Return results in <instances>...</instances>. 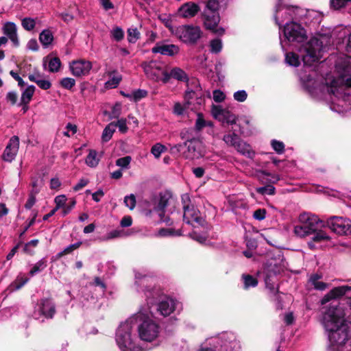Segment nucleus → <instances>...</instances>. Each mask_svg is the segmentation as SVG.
Masks as SVG:
<instances>
[{
	"instance_id": "e2e57ef3",
	"label": "nucleus",
	"mask_w": 351,
	"mask_h": 351,
	"mask_svg": "<svg viewBox=\"0 0 351 351\" xmlns=\"http://www.w3.org/2000/svg\"><path fill=\"white\" fill-rule=\"evenodd\" d=\"M66 131L63 132L64 136L70 137L71 135L77 132V126L72 123H69L66 126Z\"/></svg>"
},
{
	"instance_id": "864d4df0",
	"label": "nucleus",
	"mask_w": 351,
	"mask_h": 351,
	"mask_svg": "<svg viewBox=\"0 0 351 351\" xmlns=\"http://www.w3.org/2000/svg\"><path fill=\"white\" fill-rule=\"evenodd\" d=\"M330 239V237L324 231L319 230L318 232H315L313 237V240L315 242H319L322 241H328Z\"/></svg>"
},
{
	"instance_id": "e433bc0d",
	"label": "nucleus",
	"mask_w": 351,
	"mask_h": 351,
	"mask_svg": "<svg viewBox=\"0 0 351 351\" xmlns=\"http://www.w3.org/2000/svg\"><path fill=\"white\" fill-rule=\"evenodd\" d=\"M286 62L293 66H298L300 64L299 56L293 52H289L285 56Z\"/></svg>"
},
{
	"instance_id": "6e6552de",
	"label": "nucleus",
	"mask_w": 351,
	"mask_h": 351,
	"mask_svg": "<svg viewBox=\"0 0 351 351\" xmlns=\"http://www.w3.org/2000/svg\"><path fill=\"white\" fill-rule=\"evenodd\" d=\"M172 32L178 39L186 44L196 43L202 34L200 27L193 25H180Z\"/></svg>"
},
{
	"instance_id": "39448f33",
	"label": "nucleus",
	"mask_w": 351,
	"mask_h": 351,
	"mask_svg": "<svg viewBox=\"0 0 351 351\" xmlns=\"http://www.w3.org/2000/svg\"><path fill=\"white\" fill-rule=\"evenodd\" d=\"M330 36L319 35L318 37L311 38L302 45L298 51L304 64L311 65L319 61L325 48L330 44Z\"/></svg>"
},
{
	"instance_id": "f257e3e1",
	"label": "nucleus",
	"mask_w": 351,
	"mask_h": 351,
	"mask_svg": "<svg viewBox=\"0 0 351 351\" xmlns=\"http://www.w3.org/2000/svg\"><path fill=\"white\" fill-rule=\"evenodd\" d=\"M134 287L136 291L143 293L147 303V307L141 306L139 311L134 314L136 317V331L139 340L145 343L156 341L160 334L159 324L149 317L154 315L152 306L161 294L160 289L149 283V278L138 271H134Z\"/></svg>"
},
{
	"instance_id": "4d7b16f0",
	"label": "nucleus",
	"mask_w": 351,
	"mask_h": 351,
	"mask_svg": "<svg viewBox=\"0 0 351 351\" xmlns=\"http://www.w3.org/2000/svg\"><path fill=\"white\" fill-rule=\"evenodd\" d=\"M130 156H125L123 158H120L117 160L116 165L122 168H128L130 162H131Z\"/></svg>"
},
{
	"instance_id": "6e6d98bb",
	"label": "nucleus",
	"mask_w": 351,
	"mask_h": 351,
	"mask_svg": "<svg viewBox=\"0 0 351 351\" xmlns=\"http://www.w3.org/2000/svg\"><path fill=\"white\" fill-rule=\"evenodd\" d=\"M125 205L128 207L130 210L134 208L136 206V198L132 194L125 196L124 198Z\"/></svg>"
},
{
	"instance_id": "a18cd8bd",
	"label": "nucleus",
	"mask_w": 351,
	"mask_h": 351,
	"mask_svg": "<svg viewBox=\"0 0 351 351\" xmlns=\"http://www.w3.org/2000/svg\"><path fill=\"white\" fill-rule=\"evenodd\" d=\"M167 148L165 145L160 143H156L152 146L151 149L152 154L155 156V158H158L161 154L164 152Z\"/></svg>"
},
{
	"instance_id": "338daca9",
	"label": "nucleus",
	"mask_w": 351,
	"mask_h": 351,
	"mask_svg": "<svg viewBox=\"0 0 351 351\" xmlns=\"http://www.w3.org/2000/svg\"><path fill=\"white\" fill-rule=\"evenodd\" d=\"M147 95V92L145 90L138 89L133 92L132 97L135 101H138Z\"/></svg>"
},
{
	"instance_id": "09e8293b",
	"label": "nucleus",
	"mask_w": 351,
	"mask_h": 351,
	"mask_svg": "<svg viewBox=\"0 0 351 351\" xmlns=\"http://www.w3.org/2000/svg\"><path fill=\"white\" fill-rule=\"evenodd\" d=\"M139 35L136 28H130L128 30V40L130 43H134L139 38Z\"/></svg>"
},
{
	"instance_id": "13d9d810",
	"label": "nucleus",
	"mask_w": 351,
	"mask_h": 351,
	"mask_svg": "<svg viewBox=\"0 0 351 351\" xmlns=\"http://www.w3.org/2000/svg\"><path fill=\"white\" fill-rule=\"evenodd\" d=\"M256 191L262 195L264 194H268V195H273L275 192V188L272 185H267L266 186H263L258 188L256 189Z\"/></svg>"
},
{
	"instance_id": "bf43d9fd",
	"label": "nucleus",
	"mask_w": 351,
	"mask_h": 351,
	"mask_svg": "<svg viewBox=\"0 0 351 351\" xmlns=\"http://www.w3.org/2000/svg\"><path fill=\"white\" fill-rule=\"evenodd\" d=\"M116 127L119 128V130L125 134L128 132V128L127 127V121L125 119H121L115 122Z\"/></svg>"
},
{
	"instance_id": "052dcab7",
	"label": "nucleus",
	"mask_w": 351,
	"mask_h": 351,
	"mask_svg": "<svg viewBox=\"0 0 351 351\" xmlns=\"http://www.w3.org/2000/svg\"><path fill=\"white\" fill-rule=\"evenodd\" d=\"M271 146L278 154L283 153L285 149V145L282 142L273 140L271 141Z\"/></svg>"
},
{
	"instance_id": "a19ab883",
	"label": "nucleus",
	"mask_w": 351,
	"mask_h": 351,
	"mask_svg": "<svg viewBox=\"0 0 351 351\" xmlns=\"http://www.w3.org/2000/svg\"><path fill=\"white\" fill-rule=\"evenodd\" d=\"M46 267L47 260L45 258H42L32 267V269L29 271V274L31 276H34L36 273L43 271Z\"/></svg>"
},
{
	"instance_id": "423d86ee",
	"label": "nucleus",
	"mask_w": 351,
	"mask_h": 351,
	"mask_svg": "<svg viewBox=\"0 0 351 351\" xmlns=\"http://www.w3.org/2000/svg\"><path fill=\"white\" fill-rule=\"evenodd\" d=\"M183 205V220L188 224L194 226L195 223L202 226L204 220L199 210L192 204L188 194L182 195Z\"/></svg>"
},
{
	"instance_id": "37998d69",
	"label": "nucleus",
	"mask_w": 351,
	"mask_h": 351,
	"mask_svg": "<svg viewBox=\"0 0 351 351\" xmlns=\"http://www.w3.org/2000/svg\"><path fill=\"white\" fill-rule=\"evenodd\" d=\"M210 51L213 53H218L221 51L222 43L220 39L216 38L210 42Z\"/></svg>"
},
{
	"instance_id": "680f3d73",
	"label": "nucleus",
	"mask_w": 351,
	"mask_h": 351,
	"mask_svg": "<svg viewBox=\"0 0 351 351\" xmlns=\"http://www.w3.org/2000/svg\"><path fill=\"white\" fill-rule=\"evenodd\" d=\"M247 94L245 90H238L234 93V99L239 102H243L246 100Z\"/></svg>"
},
{
	"instance_id": "9d476101",
	"label": "nucleus",
	"mask_w": 351,
	"mask_h": 351,
	"mask_svg": "<svg viewBox=\"0 0 351 351\" xmlns=\"http://www.w3.org/2000/svg\"><path fill=\"white\" fill-rule=\"evenodd\" d=\"M325 226L338 234H347L351 228V221L347 218L332 216L325 222Z\"/></svg>"
},
{
	"instance_id": "6ab92c4d",
	"label": "nucleus",
	"mask_w": 351,
	"mask_h": 351,
	"mask_svg": "<svg viewBox=\"0 0 351 351\" xmlns=\"http://www.w3.org/2000/svg\"><path fill=\"white\" fill-rule=\"evenodd\" d=\"M36 313L46 318H52L56 313L55 304L50 299H42L37 304L35 315Z\"/></svg>"
},
{
	"instance_id": "0e129e2a",
	"label": "nucleus",
	"mask_w": 351,
	"mask_h": 351,
	"mask_svg": "<svg viewBox=\"0 0 351 351\" xmlns=\"http://www.w3.org/2000/svg\"><path fill=\"white\" fill-rule=\"evenodd\" d=\"M207 125H210V122L206 123L204 121V119H203L202 115L201 114H198L197 119L196 123H195L196 129L198 130H200Z\"/></svg>"
},
{
	"instance_id": "ddd939ff",
	"label": "nucleus",
	"mask_w": 351,
	"mask_h": 351,
	"mask_svg": "<svg viewBox=\"0 0 351 351\" xmlns=\"http://www.w3.org/2000/svg\"><path fill=\"white\" fill-rule=\"evenodd\" d=\"M186 151L184 152V156L189 159L199 158L204 154L202 143L198 139H191L184 143Z\"/></svg>"
},
{
	"instance_id": "2eb2a0df",
	"label": "nucleus",
	"mask_w": 351,
	"mask_h": 351,
	"mask_svg": "<svg viewBox=\"0 0 351 351\" xmlns=\"http://www.w3.org/2000/svg\"><path fill=\"white\" fill-rule=\"evenodd\" d=\"M300 223H304L312 233L315 232L319 228L325 227V222L311 213H302L299 216Z\"/></svg>"
},
{
	"instance_id": "c03bdc74",
	"label": "nucleus",
	"mask_w": 351,
	"mask_h": 351,
	"mask_svg": "<svg viewBox=\"0 0 351 351\" xmlns=\"http://www.w3.org/2000/svg\"><path fill=\"white\" fill-rule=\"evenodd\" d=\"M29 279L23 276H19L14 282L11 285L12 290H18L21 289L25 283L27 282Z\"/></svg>"
},
{
	"instance_id": "473e14b6",
	"label": "nucleus",
	"mask_w": 351,
	"mask_h": 351,
	"mask_svg": "<svg viewBox=\"0 0 351 351\" xmlns=\"http://www.w3.org/2000/svg\"><path fill=\"white\" fill-rule=\"evenodd\" d=\"M329 4L330 9L341 11L351 5V0H330Z\"/></svg>"
},
{
	"instance_id": "1a4fd4ad",
	"label": "nucleus",
	"mask_w": 351,
	"mask_h": 351,
	"mask_svg": "<svg viewBox=\"0 0 351 351\" xmlns=\"http://www.w3.org/2000/svg\"><path fill=\"white\" fill-rule=\"evenodd\" d=\"M299 9L296 7L287 6L278 3L275 10L274 19L276 23L281 27L283 23L286 25V22L290 23L294 19H298Z\"/></svg>"
},
{
	"instance_id": "774afa93",
	"label": "nucleus",
	"mask_w": 351,
	"mask_h": 351,
	"mask_svg": "<svg viewBox=\"0 0 351 351\" xmlns=\"http://www.w3.org/2000/svg\"><path fill=\"white\" fill-rule=\"evenodd\" d=\"M224 99L225 95L222 91L219 90H215L213 91V99L216 102H221Z\"/></svg>"
},
{
	"instance_id": "f3484780",
	"label": "nucleus",
	"mask_w": 351,
	"mask_h": 351,
	"mask_svg": "<svg viewBox=\"0 0 351 351\" xmlns=\"http://www.w3.org/2000/svg\"><path fill=\"white\" fill-rule=\"evenodd\" d=\"M168 204V199L165 196H161L156 203L154 208L149 211L152 215H156L159 217L161 222L165 223L167 225H171L172 221L168 215H165V208Z\"/></svg>"
},
{
	"instance_id": "5fc2aeb1",
	"label": "nucleus",
	"mask_w": 351,
	"mask_h": 351,
	"mask_svg": "<svg viewBox=\"0 0 351 351\" xmlns=\"http://www.w3.org/2000/svg\"><path fill=\"white\" fill-rule=\"evenodd\" d=\"M121 114V105L119 103H117L112 109L110 114V119H117Z\"/></svg>"
},
{
	"instance_id": "c9c22d12",
	"label": "nucleus",
	"mask_w": 351,
	"mask_h": 351,
	"mask_svg": "<svg viewBox=\"0 0 351 351\" xmlns=\"http://www.w3.org/2000/svg\"><path fill=\"white\" fill-rule=\"evenodd\" d=\"M39 40L43 46L47 47L53 40L51 32L49 29H44L39 36Z\"/></svg>"
},
{
	"instance_id": "9b49d317",
	"label": "nucleus",
	"mask_w": 351,
	"mask_h": 351,
	"mask_svg": "<svg viewBox=\"0 0 351 351\" xmlns=\"http://www.w3.org/2000/svg\"><path fill=\"white\" fill-rule=\"evenodd\" d=\"M213 338L219 339L217 348H219L220 351H239L241 348L239 341L232 333H223Z\"/></svg>"
},
{
	"instance_id": "cd10ccee",
	"label": "nucleus",
	"mask_w": 351,
	"mask_h": 351,
	"mask_svg": "<svg viewBox=\"0 0 351 351\" xmlns=\"http://www.w3.org/2000/svg\"><path fill=\"white\" fill-rule=\"evenodd\" d=\"M218 344H219V339L211 337L202 343L197 351H220L219 348H217Z\"/></svg>"
},
{
	"instance_id": "7c9ffc66",
	"label": "nucleus",
	"mask_w": 351,
	"mask_h": 351,
	"mask_svg": "<svg viewBox=\"0 0 351 351\" xmlns=\"http://www.w3.org/2000/svg\"><path fill=\"white\" fill-rule=\"evenodd\" d=\"M34 91V86H28L22 93L20 105H27L31 101Z\"/></svg>"
},
{
	"instance_id": "a878e982",
	"label": "nucleus",
	"mask_w": 351,
	"mask_h": 351,
	"mask_svg": "<svg viewBox=\"0 0 351 351\" xmlns=\"http://www.w3.org/2000/svg\"><path fill=\"white\" fill-rule=\"evenodd\" d=\"M165 74V77L162 79L163 83H167L171 78L182 82H187L189 80L186 73L179 67L173 68L169 71H167V73Z\"/></svg>"
},
{
	"instance_id": "de8ad7c7",
	"label": "nucleus",
	"mask_w": 351,
	"mask_h": 351,
	"mask_svg": "<svg viewBox=\"0 0 351 351\" xmlns=\"http://www.w3.org/2000/svg\"><path fill=\"white\" fill-rule=\"evenodd\" d=\"M21 25L25 30L31 31L35 27L36 22L34 19L27 17L22 20Z\"/></svg>"
},
{
	"instance_id": "393cba45",
	"label": "nucleus",
	"mask_w": 351,
	"mask_h": 351,
	"mask_svg": "<svg viewBox=\"0 0 351 351\" xmlns=\"http://www.w3.org/2000/svg\"><path fill=\"white\" fill-rule=\"evenodd\" d=\"M152 51L154 53H158L165 56H173L178 53L180 48L178 45L173 44H157L155 47L152 48Z\"/></svg>"
},
{
	"instance_id": "412c9836",
	"label": "nucleus",
	"mask_w": 351,
	"mask_h": 351,
	"mask_svg": "<svg viewBox=\"0 0 351 351\" xmlns=\"http://www.w3.org/2000/svg\"><path fill=\"white\" fill-rule=\"evenodd\" d=\"M212 114L215 119L223 123L231 125L236 123L235 115L221 107L214 106L212 110Z\"/></svg>"
},
{
	"instance_id": "c756f323",
	"label": "nucleus",
	"mask_w": 351,
	"mask_h": 351,
	"mask_svg": "<svg viewBox=\"0 0 351 351\" xmlns=\"http://www.w3.org/2000/svg\"><path fill=\"white\" fill-rule=\"evenodd\" d=\"M234 149L240 154L247 156L248 158H252L254 155V152L252 150L250 145L241 139L237 143Z\"/></svg>"
},
{
	"instance_id": "a211bd4d",
	"label": "nucleus",
	"mask_w": 351,
	"mask_h": 351,
	"mask_svg": "<svg viewBox=\"0 0 351 351\" xmlns=\"http://www.w3.org/2000/svg\"><path fill=\"white\" fill-rule=\"evenodd\" d=\"M19 148V138L16 136H12L6 145L2 154V159L11 162L16 158Z\"/></svg>"
},
{
	"instance_id": "0eeeda50",
	"label": "nucleus",
	"mask_w": 351,
	"mask_h": 351,
	"mask_svg": "<svg viewBox=\"0 0 351 351\" xmlns=\"http://www.w3.org/2000/svg\"><path fill=\"white\" fill-rule=\"evenodd\" d=\"M283 33L285 40H282L280 44L283 49H285L284 43L288 41L289 43H302L306 38V30L302 25L293 21L284 25Z\"/></svg>"
},
{
	"instance_id": "49530a36",
	"label": "nucleus",
	"mask_w": 351,
	"mask_h": 351,
	"mask_svg": "<svg viewBox=\"0 0 351 351\" xmlns=\"http://www.w3.org/2000/svg\"><path fill=\"white\" fill-rule=\"evenodd\" d=\"M180 234V231L176 232L172 228H161L157 234L159 237L179 236Z\"/></svg>"
},
{
	"instance_id": "ea45409f",
	"label": "nucleus",
	"mask_w": 351,
	"mask_h": 351,
	"mask_svg": "<svg viewBox=\"0 0 351 351\" xmlns=\"http://www.w3.org/2000/svg\"><path fill=\"white\" fill-rule=\"evenodd\" d=\"M294 233L300 237H304L312 234L304 223L295 226L294 228Z\"/></svg>"
},
{
	"instance_id": "4468645a",
	"label": "nucleus",
	"mask_w": 351,
	"mask_h": 351,
	"mask_svg": "<svg viewBox=\"0 0 351 351\" xmlns=\"http://www.w3.org/2000/svg\"><path fill=\"white\" fill-rule=\"evenodd\" d=\"M203 16L204 19L205 27L213 31L218 35H222L225 30L222 27H218L217 25L219 22V16L218 12H206L203 11Z\"/></svg>"
},
{
	"instance_id": "4be33fe9",
	"label": "nucleus",
	"mask_w": 351,
	"mask_h": 351,
	"mask_svg": "<svg viewBox=\"0 0 351 351\" xmlns=\"http://www.w3.org/2000/svg\"><path fill=\"white\" fill-rule=\"evenodd\" d=\"M200 10L199 6L194 2L189 1L182 4L178 10L179 16L184 19L194 17Z\"/></svg>"
},
{
	"instance_id": "f704fd0d",
	"label": "nucleus",
	"mask_w": 351,
	"mask_h": 351,
	"mask_svg": "<svg viewBox=\"0 0 351 351\" xmlns=\"http://www.w3.org/2000/svg\"><path fill=\"white\" fill-rule=\"evenodd\" d=\"M115 122H111L104 128L101 136V139L104 142H108L110 140L115 132Z\"/></svg>"
},
{
	"instance_id": "f03ea898",
	"label": "nucleus",
	"mask_w": 351,
	"mask_h": 351,
	"mask_svg": "<svg viewBox=\"0 0 351 351\" xmlns=\"http://www.w3.org/2000/svg\"><path fill=\"white\" fill-rule=\"evenodd\" d=\"M337 77L327 78L326 88L330 95H332V102L344 110L347 109L346 102L350 98L347 92L351 88V63L347 57H340L335 64Z\"/></svg>"
},
{
	"instance_id": "69168bd1",
	"label": "nucleus",
	"mask_w": 351,
	"mask_h": 351,
	"mask_svg": "<svg viewBox=\"0 0 351 351\" xmlns=\"http://www.w3.org/2000/svg\"><path fill=\"white\" fill-rule=\"evenodd\" d=\"M54 201L56 204V209H59L64 206L66 201V197L64 195H58L56 197Z\"/></svg>"
},
{
	"instance_id": "b1692460",
	"label": "nucleus",
	"mask_w": 351,
	"mask_h": 351,
	"mask_svg": "<svg viewBox=\"0 0 351 351\" xmlns=\"http://www.w3.org/2000/svg\"><path fill=\"white\" fill-rule=\"evenodd\" d=\"M351 291V286H341L332 289L322 300V304H324L333 299H338L346 295L348 292Z\"/></svg>"
},
{
	"instance_id": "58836bf2",
	"label": "nucleus",
	"mask_w": 351,
	"mask_h": 351,
	"mask_svg": "<svg viewBox=\"0 0 351 351\" xmlns=\"http://www.w3.org/2000/svg\"><path fill=\"white\" fill-rule=\"evenodd\" d=\"M240 140L239 136L235 134H226L223 137V141L228 146L235 147L237 143Z\"/></svg>"
},
{
	"instance_id": "bb28decb",
	"label": "nucleus",
	"mask_w": 351,
	"mask_h": 351,
	"mask_svg": "<svg viewBox=\"0 0 351 351\" xmlns=\"http://www.w3.org/2000/svg\"><path fill=\"white\" fill-rule=\"evenodd\" d=\"M193 94L194 93L193 91H187L185 95V102L183 104H181L180 103L175 104L173 110L175 114L181 116L185 113L186 110L189 108L190 104L188 99H190Z\"/></svg>"
},
{
	"instance_id": "5701e85b",
	"label": "nucleus",
	"mask_w": 351,
	"mask_h": 351,
	"mask_svg": "<svg viewBox=\"0 0 351 351\" xmlns=\"http://www.w3.org/2000/svg\"><path fill=\"white\" fill-rule=\"evenodd\" d=\"M2 31L15 47L19 46L20 42L17 34V27L15 23L12 22L5 23L3 25Z\"/></svg>"
},
{
	"instance_id": "8fccbe9b",
	"label": "nucleus",
	"mask_w": 351,
	"mask_h": 351,
	"mask_svg": "<svg viewBox=\"0 0 351 351\" xmlns=\"http://www.w3.org/2000/svg\"><path fill=\"white\" fill-rule=\"evenodd\" d=\"M111 36L117 41H120L123 38L124 32L123 29L119 27H114L110 32Z\"/></svg>"
},
{
	"instance_id": "4c0bfd02",
	"label": "nucleus",
	"mask_w": 351,
	"mask_h": 351,
	"mask_svg": "<svg viewBox=\"0 0 351 351\" xmlns=\"http://www.w3.org/2000/svg\"><path fill=\"white\" fill-rule=\"evenodd\" d=\"M129 235L128 234H126L125 231L122 230H114L110 232H109L106 235H105L101 240L103 241H108L111 239H114L116 238L123 237L125 236Z\"/></svg>"
},
{
	"instance_id": "2f4dec72",
	"label": "nucleus",
	"mask_w": 351,
	"mask_h": 351,
	"mask_svg": "<svg viewBox=\"0 0 351 351\" xmlns=\"http://www.w3.org/2000/svg\"><path fill=\"white\" fill-rule=\"evenodd\" d=\"M109 75L111 77L106 82V87L109 88H116L122 80L121 75L118 74L116 71L109 73Z\"/></svg>"
},
{
	"instance_id": "aec40b11",
	"label": "nucleus",
	"mask_w": 351,
	"mask_h": 351,
	"mask_svg": "<svg viewBox=\"0 0 351 351\" xmlns=\"http://www.w3.org/2000/svg\"><path fill=\"white\" fill-rule=\"evenodd\" d=\"M179 302L170 298H165V299L160 301L156 306V311L162 316H168L172 313Z\"/></svg>"
},
{
	"instance_id": "20e7f679",
	"label": "nucleus",
	"mask_w": 351,
	"mask_h": 351,
	"mask_svg": "<svg viewBox=\"0 0 351 351\" xmlns=\"http://www.w3.org/2000/svg\"><path fill=\"white\" fill-rule=\"evenodd\" d=\"M136 317L134 315L121 322L116 330L115 341L122 351H131L139 348L136 335Z\"/></svg>"
},
{
	"instance_id": "72a5a7b5",
	"label": "nucleus",
	"mask_w": 351,
	"mask_h": 351,
	"mask_svg": "<svg viewBox=\"0 0 351 351\" xmlns=\"http://www.w3.org/2000/svg\"><path fill=\"white\" fill-rule=\"evenodd\" d=\"M99 157L97 156V153L94 149L89 151L88 155L86 158V164L90 167H95L99 162Z\"/></svg>"
},
{
	"instance_id": "c85d7f7f",
	"label": "nucleus",
	"mask_w": 351,
	"mask_h": 351,
	"mask_svg": "<svg viewBox=\"0 0 351 351\" xmlns=\"http://www.w3.org/2000/svg\"><path fill=\"white\" fill-rule=\"evenodd\" d=\"M47 63H48V71L51 73L58 72L61 66L60 60L58 57L45 58L43 63L45 67H46Z\"/></svg>"
},
{
	"instance_id": "79ce46f5",
	"label": "nucleus",
	"mask_w": 351,
	"mask_h": 351,
	"mask_svg": "<svg viewBox=\"0 0 351 351\" xmlns=\"http://www.w3.org/2000/svg\"><path fill=\"white\" fill-rule=\"evenodd\" d=\"M242 278L244 281V288L245 289L250 287H254L258 285V280L250 275H243Z\"/></svg>"
},
{
	"instance_id": "3c124183",
	"label": "nucleus",
	"mask_w": 351,
	"mask_h": 351,
	"mask_svg": "<svg viewBox=\"0 0 351 351\" xmlns=\"http://www.w3.org/2000/svg\"><path fill=\"white\" fill-rule=\"evenodd\" d=\"M60 85L66 89H71L75 85V80L71 77H64L61 80Z\"/></svg>"
},
{
	"instance_id": "7ed1b4c3",
	"label": "nucleus",
	"mask_w": 351,
	"mask_h": 351,
	"mask_svg": "<svg viewBox=\"0 0 351 351\" xmlns=\"http://www.w3.org/2000/svg\"><path fill=\"white\" fill-rule=\"evenodd\" d=\"M346 315L341 306L332 305L323 316V324L329 332V341L332 346H337L338 350L351 337V321L345 318Z\"/></svg>"
},
{
	"instance_id": "dca6fc26",
	"label": "nucleus",
	"mask_w": 351,
	"mask_h": 351,
	"mask_svg": "<svg viewBox=\"0 0 351 351\" xmlns=\"http://www.w3.org/2000/svg\"><path fill=\"white\" fill-rule=\"evenodd\" d=\"M91 69V62L84 59L73 60L69 64V69L71 73L75 77H82L88 75Z\"/></svg>"
},
{
	"instance_id": "603ef678",
	"label": "nucleus",
	"mask_w": 351,
	"mask_h": 351,
	"mask_svg": "<svg viewBox=\"0 0 351 351\" xmlns=\"http://www.w3.org/2000/svg\"><path fill=\"white\" fill-rule=\"evenodd\" d=\"M219 3L217 0H209L206 5L204 11L206 12H218Z\"/></svg>"
},
{
	"instance_id": "f8f14e48",
	"label": "nucleus",
	"mask_w": 351,
	"mask_h": 351,
	"mask_svg": "<svg viewBox=\"0 0 351 351\" xmlns=\"http://www.w3.org/2000/svg\"><path fill=\"white\" fill-rule=\"evenodd\" d=\"M144 71L149 78L158 82L165 77V73H167V70L161 64L152 61L145 65Z\"/></svg>"
}]
</instances>
